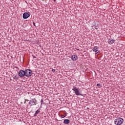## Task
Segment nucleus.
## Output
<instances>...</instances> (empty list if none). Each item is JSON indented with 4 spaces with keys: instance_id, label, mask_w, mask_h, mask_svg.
<instances>
[{
    "instance_id": "obj_1",
    "label": "nucleus",
    "mask_w": 125,
    "mask_h": 125,
    "mask_svg": "<svg viewBox=\"0 0 125 125\" xmlns=\"http://www.w3.org/2000/svg\"><path fill=\"white\" fill-rule=\"evenodd\" d=\"M124 123V119L122 118H118L114 120V124L116 125H121Z\"/></svg>"
},
{
    "instance_id": "obj_2",
    "label": "nucleus",
    "mask_w": 125,
    "mask_h": 125,
    "mask_svg": "<svg viewBox=\"0 0 125 125\" xmlns=\"http://www.w3.org/2000/svg\"><path fill=\"white\" fill-rule=\"evenodd\" d=\"M72 90L74 91V93H75L76 95H82V93L81 92H80V89L79 88L73 86Z\"/></svg>"
},
{
    "instance_id": "obj_3",
    "label": "nucleus",
    "mask_w": 125,
    "mask_h": 125,
    "mask_svg": "<svg viewBox=\"0 0 125 125\" xmlns=\"http://www.w3.org/2000/svg\"><path fill=\"white\" fill-rule=\"evenodd\" d=\"M28 104L30 105V106H34L35 105H37V100L36 99H32L30 100Z\"/></svg>"
},
{
    "instance_id": "obj_4",
    "label": "nucleus",
    "mask_w": 125,
    "mask_h": 125,
    "mask_svg": "<svg viewBox=\"0 0 125 125\" xmlns=\"http://www.w3.org/2000/svg\"><path fill=\"white\" fill-rule=\"evenodd\" d=\"M24 72L25 77H31V76H32V71H31V70L26 69Z\"/></svg>"
},
{
    "instance_id": "obj_5",
    "label": "nucleus",
    "mask_w": 125,
    "mask_h": 125,
    "mask_svg": "<svg viewBox=\"0 0 125 125\" xmlns=\"http://www.w3.org/2000/svg\"><path fill=\"white\" fill-rule=\"evenodd\" d=\"M30 15H31V13H30V12H26L23 14L22 17L23 19H27V18H29V17H30Z\"/></svg>"
},
{
    "instance_id": "obj_6",
    "label": "nucleus",
    "mask_w": 125,
    "mask_h": 125,
    "mask_svg": "<svg viewBox=\"0 0 125 125\" xmlns=\"http://www.w3.org/2000/svg\"><path fill=\"white\" fill-rule=\"evenodd\" d=\"M19 76L21 77H24L25 76V71L22 70H20L19 72Z\"/></svg>"
},
{
    "instance_id": "obj_7",
    "label": "nucleus",
    "mask_w": 125,
    "mask_h": 125,
    "mask_svg": "<svg viewBox=\"0 0 125 125\" xmlns=\"http://www.w3.org/2000/svg\"><path fill=\"white\" fill-rule=\"evenodd\" d=\"M70 58L72 61H77V60L78 59V56H77V55H72Z\"/></svg>"
},
{
    "instance_id": "obj_8",
    "label": "nucleus",
    "mask_w": 125,
    "mask_h": 125,
    "mask_svg": "<svg viewBox=\"0 0 125 125\" xmlns=\"http://www.w3.org/2000/svg\"><path fill=\"white\" fill-rule=\"evenodd\" d=\"M92 50L94 52H97V51L99 50V47L97 46H95L93 48Z\"/></svg>"
},
{
    "instance_id": "obj_9",
    "label": "nucleus",
    "mask_w": 125,
    "mask_h": 125,
    "mask_svg": "<svg viewBox=\"0 0 125 125\" xmlns=\"http://www.w3.org/2000/svg\"><path fill=\"white\" fill-rule=\"evenodd\" d=\"M63 124H64V125H68L70 124V120L68 119H65L63 121Z\"/></svg>"
},
{
    "instance_id": "obj_10",
    "label": "nucleus",
    "mask_w": 125,
    "mask_h": 125,
    "mask_svg": "<svg viewBox=\"0 0 125 125\" xmlns=\"http://www.w3.org/2000/svg\"><path fill=\"white\" fill-rule=\"evenodd\" d=\"M115 42V40L113 39H109L108 40V43L109 44H112V43H114Z\"/></svg>"
},
{
    "instance_id": "obj_11",
    "label": "nucleus",
    "mask_w": 125,
    "mask_h": 125,
    "mask_svg": "<svg viewBox=\"0 0 125 125\" xmlns=\"http://www.w3.org/2000/svg\"><path fill=\"white\" fill-rule=\"evenodd\" d=\"M41 112L40 109H38L36 112L34 114V117H37L38 116V114Z\"/></svg>"
},
{
    "instance_id": "obj_12",
    "label": "nucleus",
    "mask_w": 125,
    "mask_h": 125,
    "mask_svg": "<svg viewBox=\"0 0 125 125\" xmlns=\"http://www.w3.org/2000/svg\"><path fill=\"white\" fill-rule=\"evenodd\" d=\"M43 103V100L42 99L41 100V105Z\"/></svg>"
},
{
    "instance_id": "obj_13",
    "label": "nucleus",
    "mask_w": 125,
    "mask_h": 125,
    "mask_svg": "<svg viewBox=\"0 0 125 125\" xmlns=\"http://www.w3.org/2000/svg\"><path fill=\"white\" fill-rule=\"evenodd\" d=\"M66 117V115H61V118H65Z\"/></svg>"
},
{
    "instance_id": "obj_14",
    "label": "nucleus",
    "mask_w": 125,
    "mask_h": 125,
    "mask_svg": "<svg viewBox=\"0 0 125 125\" xmlns=\"http://www.w3.org/2000/svg\"><path fill=\"white\" fill-rule=\"evenodd\" d=\"M95 28H96V27L95 26H92V29H95Z\"/></svg>"
},
{
    "instance_id": "obj_15",
    "label": "nucleus",
    "mask_w": 125,
    "mask_h": 125,
    "mask_svg": "<svg viewBox=\"0 0 125 125\" xmlns=\"http://www.w3.org/2000/svg\"><path fill=\"white\" fill-rule=\"evenodd\" d=\"M100 85H101V84H100V83L97 84V86H100Z\"/></svg>"
},
{
    "instance_id": "obj_16",
    "label": "nucleus",
    "mask_w": 125,
    "mask_h": 125,
    "mask_svg": "<svg viewBox=\"0 0 125 125\" xmlns=\"http://www.w3.org/2000/svg\"><path fill=\"white\" fill-rule=\"evenodd\" d=\"M33 58H37V57L34 55H32Z\"/></svg>"
},
{
    "instance_id": "obj_17",
    "label": "nucleus",
    "mask_w": 125,
    "mask_h": 125,
    "mask_svg": "<svg viewBox=\"0 0 125 125\" xmlns=\"http://www.w3.org/2000/svg\"><path fill=\"white\" fill-rule=\"evenodd\" d=\"M56 70L55 69H52V72H56Z\"/></svg>"
},
{
    "instance_id": "obj_18",
    "label": "nucleus",
    "mask_w": 125,
    "mask_h": 125,
    "mask_svg": "<svg viewBox=\"0 0 125 125\" xmlns=\"http://www.w3.org/2000/svg\"><path fill=\"white\" fill-rule=\"evenodd\" d=\"M24 104H26V99H25V101H24Z\"/></svg>"
},
{
    "instance_id": "obj_19",
    "label": "nucleus",
    "mask_w": 125,
    "mask_h": 125,
    "mask_svg": "<svg viewBox=\"0 0 125 125\" xmlns=\"http://www.w3.org/2000/svg\"><path fill=\"white\" fill-rule=\"evenodd\" d=\"M54 0V1H56V0Z\"/></svg>"
}]
</instances>
